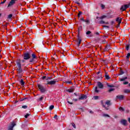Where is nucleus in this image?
Instances as JSON below:
<instances>
[{"label":"nucleus","mask_w":130,"mask_h":130,"mask_svg":"<svg viewBox=\"0 0 130 130\" xmlns=\"http://www.w3.org/2000/svg\"><path fill=\"white\" fill-rule=\"evenodd\" d=\"M16 64L17 66V71L18 74H21V73H23V69H22V64H21V60H18L16 61Z\"/></svg>","instance_id":"obj_1"},{"label":"nucleus","mask_w":130,"mask_h":130,"mask_svg":"<svg viewBox=\"0 0 130 130\" xmlns=\"http://www.w3.org/2000/svg\"><path fill=\"white\" fill-rule=\"evenodd\" d=\"M38 87L41 93H45L46 92V87L42 85V84H38Z\"/></svg>","instance_id":"obj_2"},{"label":"nucleus","mask_w":130,"mask_h":130,"mask_svg":"<svg viewBox=\"0 0 130 130\" xmlns=\"http://www.w3.org/2000/svg\"><path fill=\"white\" fill-rule=\"evenodd\" d=\"M29 58H31V55L29 53H25L23 55V59L24 60H28V59H29Z\"/></svg>","instance_id":"obj_3"},{"label":"nucleus","mask_w":130,"mask_h":130,"mask_svg":"<svg viewBox=\"0 0 130 130\" xmlns=\"http://www.w3.org/2000/svg\"><path fill=\"white\" fill-rule=\"evenodd\" d=\"M129 4H126L125 5L122 6L120 8V11H122V12L125 11L126 9H128V8H129Z\"/></svg>","instance_id":"obj_4"},{"label":"nucleus","mask_w":130,"mask_h":130,"mask_svg":"<svg viewBox=\"0 0 130 130\" xmlns=\"http://www.w3.org/2000/svg\"><path fill=\"white\" fill-rule=\"evenodd\" d=\"M16 125V123H14V122H12L10 125L8 127V130H13L14 129V127Z\"/></svg>","instance_id":"obj_5"},{"label":"nucleus","mask_w":130,"mask_h":130,"mask_svg":"<svg viewBox=\"0 0 130 130\" xmlns=\"http://www.w3.org/2000/svg\"><path fill=\"white\" fill-rule=\"evenodd\" d=\"M15 4H16L15 1L11 0L8 5V8H11V7H13V6H14V5H15Z\"/></svg>","instance_id":"obj_6"},{"label":"nucleus","mask_w":130,"mask_h":130,"mask_svg":"<svg viewBox=\"0 0 130 130\" xmlns=\"http://www.w3.org/2000/svg\"><path fill=\"white\" fill-rule=\"evenodd\" d=\"M56 83V80H51L50 81H47V83L46 84V85H55Z\"/></svg>","instance_id":"obj_7"},{"label":"nucleus","mask_w":130,"mask_h":130,"mask_svg":"<svg viewBox=\"0 0 130 130\" xmlns=\"http://www.w3.org/2000/svg\"><path fill=\"white\" fill-rule=\"evenodd\" d=\"M120 123L123 125L126 126L127 125V120L125 119H122L120 120Z\"/></svg>","instance_id":"obj_8"},{"label":"nucleus","mask_w":130,"mask_h":130,"mask_svg":"<svg viewBox=\"0 0 130 130\" xmlns=\"http://www.w3.org/2000/svg\"><path fill=\"white\" fill-rule=\"evenodd\" d=\"M121 18L120 17H118L116 19V22L118 23V26H119L120 24L121 23Z\"/></svg>","instance_id":"obj_9"},{"label":"nucleus","mask_w":130,"mask_h":130,"mask_svg":"<svg viewBox=\"0 0 130 130\" xmlns=\"http://www.w3.org/2000/svg\"><path fill=\"white\" fill-rule=\"evenodd\" d=\"M84 99H87V95L82 94L79 98V100H84Z\"/></svg>","instance_id":"obj_10"},{"label":"nucleus","mask_w":130,"mask_h":130,"mask_svg":"<svg viewBox=\"0 0 130 130\" xmlns=\"http://www.w3.org/2000/svg\"><path fill=\"white\" fill-rule=\"evenodd\" d=\"M98 86L100 89H103V87H104V85H103V84H102L100 82H98Z\"/></svg>","instance_id":"obj_11"},{"label":"nucleus","mask_w":130,"mask_h":130,"mask_svg":"<svg viewBox=\"0 0 130 130\" xmlns=\"http://www.w3.org/2000/svg\"><path fill=\"white\" fill-rule=\"evenodd\" d=\"M116 98L117 99H119V100H123V98H124V96L123 95H117Z\"/></svg>","instance_id":"obj_12"},{"label":"nucleus","mask_w":130,"mask_h":130,"mask_svg":"<svg viewBox=\"0 0 130 130\" xmlns=\"http://www.w3.org/2000/svg\"><path fill=\"white\" fill-rule=\"evenodd\" d=\"M86 34L87 36V37H92L93 36V35L92 34V32L91 31H88L86 32Z\"/></svg>","instance_id":"obj_13"},{"label":"nucleus","mask_w":130,"mask_h":130,"mask_svg":"<svg viewBox=\"0 0 130 130\" xmlns=\"http://www.w3.org/2000/svg\"><path fill=\"white\" fill-rule=\"evenodd\" d=\"M81 42H82V40L81 39V38L80 37H78V43H77L78 46H80V44H81Z\"/></svg>","instance_id":"obj_14"},{"label":"nucleus","mask_w":130,"mask_h":130,"mask_svg":"<svg viewBox=\"0 0 130 130\" xmlns=\"http://www.w3.org/2000/svg\"><path fill=\"white\" fill-rule=\"evenodd\" d=\"M127 79V77H123L122 78H120L119 81L120 82H123L125 81V80H126Z\"/></svg>","instance_id":"obj_15"},{"label":"nucleus","mask_w":130,"mask_h":130,"mask_svg":"<svg viewBox=\"0 0 130 130\" xmlns=\"http://www.w3.org/2000/svg\"><path fill=\"white\" fill-rule=\"evenodd\" d=\"M105 78L106 80H109L110 79V77H109V75L107 73L105 74Z\"/></svg>","instance_id":"obj_16"},{"label":"nucleus","mask_w":130,"mask_h":130,"mask_svg":"<svg viewBox=\"0 0 130 130\" xmlns=\"http://www.w3.org/2000/svg\"><path fill=\"white\" fill-rule=\"evenodd\" d=\"M107 16L106 15H103L100 17H96V19H105V18H107Z\"/></svg>","instance_id":"obj_17"},{"label":"nucleus","mask_w":130,"mask_h":130,"mask_svg":"<svg viewBox=\"0 0 130 130\" xmlns=\"http://www.w3.org/2000/svg\"><path fill=\"white\" fill-rule=\"evenodd\" d=\"M92 99H93V100H98V99H99V96L98 95L94 96Z\"/></svg>","instance_id":"obj_18"},{"label":"nucleus","mask_w":130,"mask_h":130,"mask_svg":"<svg viewBox=\"0 0 130 130\" xmlns=\"http://www.w3.org/2000/svg\"><path fill=\"white\" fill-rule=\"evenodd\" d=\"M43 99H44V96L43 95L38 99V101H42Z\"/></svg>","instance_id":"obj_19"},{"label":"nucleus","mask_w":130,"mask_h":130,"mask_svg":"<svg viewBox=\"0 0 130 130\" xmlns=\"http://www.w3.org/2000/svg\"><path fill=\"white\" fill-rule=\"evenodd\" d=\"M124 93H130V89H124Z\"/></svg>","instance_id":"obj_20"},{"label":"nucleus","mask_w":130,"mask_h":130,"mask_svg":"<svg viewBox=\"0 0 130 130\" xmlns=\"http://www.w3.org/2000/svg\"><path fill=\"white\" fill-rule=\"evenodd\" d=\"M20 84L22 86H24V85H25V82H24V80H23V79H21L20 80Z\"/></svg>","instance_id":"obj_21"},{"label":"nucleus","mask_w":130,"mask_h":130,"mask_svg":"<svg viewBox=\"0 0 130 130\" xmlns=\"http://www.w3.org/2000/svg\"><path fill=\"white\" fill-rule=\"evenodd\" d=\"M105 105L107 106V107L110 105V101H107L105 103Z\"/></svg>","instance_id":"obj_22"},{"label":"nucleus","mask_w":130,"mask_h":130,"mask_svg":"<svg viewBox=\"0 0 130 130\" xmlns=\"http://www.w3.org/2000/svg\"><path fill=\"white\" fill-rule=\"evenodd\" d=\"M129 56H130V53H128L127 54V55L126 56V58L127 59V60H128V59H129Z\"/></svg>","instance_id":"obj_23"},{"label":"nucleus","mask_w":130,"mask_h":130,"mask_svg":"<svg viewBox=\"0 0 130 130\" xmlns=\"http://www.w3.org/2000/svg\"><path fill=\"white\" fill-rule=\"evenodd\" d=\"M103 116H104V117H110V116H109V115L106 114H104L103 115Z\"/></svg>","instance_id":"obj_24"},{"label":"nucleus","mask_w":130,"mask_h":130,"mask_svg":"<svg viewBox=\"0 0 130 130\" xmlns=\"http://www.w3.org/2000/svg\"><path fill=\"white\" fill-rule=\"evenodd\" d=\"M95 93H99V89H98V87H95Z\"/></svg>","instance_id":"obj_25"},{"label":"nucleus","mask_w":130,"mask_h":130,"mask_svg":"<svg viewBox=\"0 0 130 130\" xmlns=\"http://www.w3.org/2000/svg\"><path fill=\"white\" fill-rule=\"evenodd\" d=\"M31 56H32L33 59H34L35 58H36V55H35V54H34V53H32L31 54Z\"/></svg>","instance_id":"obj_26"},{"label":"nucleus","mask_w":130,"mask_h":130,"mask_svg":"<svg viewBox=\"0 0 130 130\" xmlns=\"http://www.w3.org/2000/svg\"><path fill=\"white\" fill-rule=\"evenodd\" d=\"M53 108H54V106H53V105H51L49 107L50 110H52V109H53Z\"/></svg>","instance_id":"obj_27"},{"label":"nucleus","mask_w":130,"mask_h":130,"mask_svg":"<svg viewBox=\"0 0 130 130\" xmlns=\"http://www.w3.org/2000/svg\"><path fill=\"white\" fill-rule=\"evenodd\" d=\"M65 83H66V84H72V81H70V80L66 81H65Z\"/></svg>","instance_id":"obj_28"},{"label":"nucleus","mask_w":130,"mask_h":130,"mask_svg":"<svg viewBox=\"0 0 130 130\" xmlns=\"http://www.w3.org/2000/svg\"><path fill=\"white\" fill-rule=\"evenodd\" d=\"M22 108H23V109H27V108H28V106H27L26 105L22 106Z\"/></svg>","instance_id":"obj_29"},{"label":"nucleus","mask_w":130,"mask_h":130,"mask_svg":"<svg viewBox=\"0 0 130 130\" xmlns=\"http://www.w3.org/2000/svg\"><path fill=\"white\" fill-rule=\"evenodd\" d=\"M110 49V46H107L106 47V50H109Z\"/></svg>","instance_id":"obj_30"},{"label":"nucleus","mask_w":130,"mask_h":130,"mask_svg":"<svg viewBox=\"0 0 130 130\" xmlns=\"http://www.w3.org/2000/svg\"><path fill=\"white\" fill-rule=\"evenodd\" d=\"M83 29V26H80L78 28V30L79 31H82V30Z\"/></svg>","instance_id":"obj_31"},{"label":"nucleus","mask_w":130,"mask_h":130,"mask_svg":"<svg viewBox=\"0 0 130 130\" xmlns=\"http://www.w3.org/2000/svg\"><path fill=\"white\" fill-rule=\"evenodd\" d=\"M68 92H69V93H73L74 90H73V89H68Z\"/></svg>","instance_id":"obj_32"},{"label":"nucleus","mask_w":130,"mask_h":130,"mask_svg":"<svg viewBox=\"0 0 130 130\" xmlns=\"http://www.w3.org/2000/svg\"><path fill=\"white\" fill-rule=\"evenodd\" d=\"M99 24H105V22L102 20L99 22Z\"/></svg>","instance_id":"obj_33"},{"label":"nucleus","mask_w":130,"mask_h":130,"mask_svg":"<svg viewBox=\"0 0 130 130\" xmlns=\"http://www.w3.org/2000/svg\"><path fill=\"white\" fill-rule=\"evenodd\" d=\"M30 114H26L25 116L24 117L25 118H28V116H29Z\"/></svg>","instance_id":"obj_34"},{"label":"nucleus","mask_w":130,"mask_h":130,"mask_svg":"<svg viewBox=\"0 0 130 130\" xmlns=\"http://www.w3.org/2000/svg\"><path fill=\"white\" fill-rule=\"evenodd\" d=\"M127 84H128V82L127 81H124L123 82V85H127Z\"/></svg>","instance_id":"obj_35"},{"label":"nucleus","mask_w":130,"mask_h":130,"mask_svg":"<svg viewBox=\"0 0 130 130\" xmlns=\"http://www.w3.org/2000/svg\"><path fill=\"white\" fill-rule=\"evenodd\" d=\"M12 17H13V15L12 14H10L9 15H8V19H11V18H12Z\"/></svg>","instance_id":"obj_36"},{"label":"nucleus","mask_w":130,"mask_h":130,"mask_svg":"<svg viewBox=\"0 0 130 130\" xmlns=\"http://www.w3.org/2000/svg\"><path fill=\"white\" fill-rule=\"evenodd\" d=\"M102 105H103V107H104L106 109V110H108V108L106 107L105 106V105H104V104H103V103L102 104Z\"/></svg>","instance_id":"obj_37"},{"label":"nucleus","mask_w":130,"mask_h":130,"mask_svg":"<svg viewBox=\"0 0 130 130\" xmlns=\"http://www.w3.org/2000/svg\"><path fill=\"white\" fill-rule=\"evenodd\" d=\"M119 110H120V111H123V108H122V107H120L119 108Z\"/></svg>","instance_id":"obj_38"},{"label":"nucleus","mask_w":130,"mask_h":130,"mask_svg":"<svg viewBox=\"0 0 130 130\" xmlns=\"http://www.w3.org/2000/svg\"><path fill=\"white\" fill-rule=\"evenodd\" d=\"M101 7L102 9H104V8H105V6H104V5H103V4H101Z\"/></svg>","instance_id":"obj_39"},{"label":"nucleus","mask_w":130,"mask_h":130,"mask_svg":"<svg viewBox=\"0 0 130 130\" xmlns=\"http://www.w3.org/2000/svg\"><path fill=\"white\" fill-rule=\"evenodd\" d=\"M112 91H114V88H110L109 90V92H112Z\"/></svg>","instance_id":"obj_40"},{"label":"nucleus","mask_w":130,"mask_h":130,"mask_svg":"<svg viewBox=\"0 0 130 130\" xmlns=\"http://www.w3.org/2000/svg\"><path fill=\"white\" fill-rule=\"evenodd\" d=\"M126 50H128V49H129V45H127L126 47Z\"/></svg>","instance_id":"obj_41"},{"label":"nucleus","mask_w":130,"mask_h":130,"mask_svg":"<svg viewBox=\"0 0 130 130\" xmlns=\"http://www.w3.org/2000/svg\"><path fill=\"white\" fill-rule=\"evenodd\" d=\"M124 74V72H123V71L121 70L120 71V75H123Z\"/></svg>","instance_id":"obj_42"},{"label":"nucleus","mask_w":130,"mask_h":130,"mask_svg":"<svg viewBox=\"0 0 130 130\" xmlns=\"http://www.w3.org/2000/svg\"><path fill=\"white\" fill-rule=\"evenodd\" d=\"M84 22L85 23H86L87 24H88V23H89V20H88V19L85 20Z\"/></svg>","instance_id":"obj_43"},{"label":"nucleus","mask_w":130,"mask_h":130,"mask_svg":"<svg viewBox=\"0 0 130 130\" xmlns=\"http://www.w3.org/2000/svg\"><path fill=\"white\" fill-rule=\"evenodd\" d=\"M73 101H74L75 102H77V101H78V99H74L73 100Z\"/></svg>","instance_id":"obj_44"},{"label":"nucleus","mask_w":130,"mask_h":130,"mask_svg":"<svg viewBox=\"0 0 130 130\" xmlns=\"http://www.w3.org/2000/svg\"><path fill=\"white\" fill-rule=\"evenodd\" d=\"M34 60V59H30L29 60V62H33V61Z\"/></svg>","instance_id":"obj_45"},{"label":"nucleus","mask_w":130,"mask_h":130,"mask_svg":"<svg viewBox=\"0 0 130 130\" xmlns=\"http://www.w3.org/2000/svg\"><path fill=\"white\" fill-rule=\"evenodd\" d=\"M6 1H7V0H4V1L2 2H1V4H5V3H6Z\"/></svg>","instance_id":"obj_46"},{"label":"nucleus","mask_w":130,"mask_h":130,"mask_svg":"<svg viewBox=\"0 0 130 130\" xmlns=\"http://www.w3.org/2000/svg\"><path fill=\"white\" fill-rule=\"evenodd\" d=\"M72 126H73V127H74V128H76V124H72Z\"/></svg>","instance_id":"obj_47"},{"label":"nucleus","mask_w":130,"mask_h":130,"mask_svg":"<svg viewBox=\"0 0 130 130\" xmlns=\"http://www.w3.org/2000/svg\"><path fill=\"white\" fill-rule=\"evenodd\" d=\"M108 87H109L110 88H112V87H113V86L111 85H108Z\"/></svg>","instance_id":"obj_48"},{"label":"nucleus","mask_w":130,"mask_h":130,"mask_svg":"<svg viewBox=\"0 0 130 130\" xmlns=\"http://www.w3.org/2000/svg\"><path fill=\"white\" fill-rule=\"evenodd\" d=\"M103 27H105V28H109V26L107 25H104Z\"/></svg>","instance_id":"obj_49"},{"label":"nucleus","mask_w":130,"mask_h":130,"mask_svg":"<svg viewBox=\"0 0 130 130\" xmlns=\"http://www.w3.org/2000/svg\"><path fill=\"white\" fill-rule=\"evenodd\" d=\"M81 14H82V12H79V14H78L79 17H80V16H81Z\"/></svg>","instance_id":"obj_50"},{"label":"nucleus","mask_w":130,"mask_h":130,"mask_svg":"<svg viewBox=\"0 0 130 130\" xmlns=\"http://www.w3.org/2000/svg\"><path fill=\"white\" fill-rule=\"evenodd\" d=\"M48 80H51V78L50 77H48V78L46 79V80L48 81Z\"/></svg>","instance_id":"obj_51"},{"label":"nucleus","mask_w":130,"mask_h":130,"mask_svg":"<svg viewBox=\"0 0 130 130\" xmlns=\"http://www.w3.org/2000/svg\"><path fill=\"white\" fill-rule=\"evenodd\" d=\"M67 102L69 103V104L73 105V103H71L70 101H68Z\"/></svg>","instance_id":"obj_52"},{"label":"nucleus","mask_w":130,"mask_h":130,"mask_svg":"<svg viewBox=\"0 0 130 130\" xmlns=\"http://www.w3.org/2000/svg\"><path fill=\"white\" fill-rule=\"evenodd\" d=\"M81 21H83V22H85V19H84L83 18H81Z\"/></svg>","instance_id":"obj_53"},{"label":"nucleus","mask_w":130,"mask_h":130,"mask_svg":"<svg viewBox=\"0 0 130 130\" xmlns=\"http://www.w3.org/2000/svg\"><path fill=\"white\" fill-rule=\"evenodd\" d=\"M45 79H46V76L43 77V80H44Z\"/></svg>","instance_id":"obj_54"},{"label":"nucleus","mask_w":130,"mask_h":130,"mask_svg":"<svg viewBox=\"0 0 130 130\" xmlns=\"http://www.w3.org/2000/svg\"><path fill=\"white\" fill-rule=\"evenodd\" d=\"M95 34L96 35H99V32H95Z\"/></svg>","instance_id":"obj_55"},{"label":"nucleus","mask_w":130,"mask_h":130,"mask_svg":"<svg viewBox=\"0 0 130 130\" xmlns=\"http://www.w3.org/2000/svg\"><path fill=\"white\" fill-rule=\"evenodd\" d=\"M56 117H57V115H55L54 117V118H56Z\"/></svg>","instance_id":"obj_56"},{"label":"nucleus","mask_w":130,"mask_h":130,"mask_svg":"<svg viewBox=\"0 0 130 130\" xmlns=\"http://www.w3.org/2000/svg\"><path fill=\"white\" fill-rule=\"evenodd\" d=\"M111 24H112V25H113V24H114V21H112Z\"/></svg>","instance_id":"obj_57"},{"label":"nucleus","mask_w":130,"mask_h":130,"mask_svg":"<svg viewBox=\"0 0 130 130\" xmlns=\"http://www.w3.org/2000/svg\"><path fill=\"white\" fill-rule=\"evenodd\" d=\"M128 121L130 123V118H128Z\"/></svg>","instance_id":"obj_58"},{"label":"nucleus","mask_w":130,"mask_h":130,"mask_svg":"<svg viewBox=\"0 0 130 130\" xmlns=\"http://www.w3.org/2000/svg\"><path fill=\"white\" fill-rule=\"evenodd\" d=\"M21 62H25V60H21Z\"/></svg>","instance_id":"obj_59"},{"label":"nucleus","mask_w":130,"mask_h":130,"mask_svg":"<svg viewBox=\"0 0 130 130\" xmlns=\"http://www.w3.org/2000/svg\"><path fill=\"white\" fill-rule=\"evenodd\" d=\"M18 78H19V79H21V78H22V76H18Z\"/></svg>","instance_id":"obj_60"},{"label":"nucleus","mask_w":130,"mask_h":130,"mask_svg":"<svg viewBox=\"0 0 130 130\" xmlns=\"http://www.w3.org/2000/svg\"><path fill=\"white\" fill-rule=\"evenodd\" d=\"M74 95H75V96H78V94H77L76 93H74Z\"/></svg>","instance_id":"obj_61"},{"label":"nucleus","mask_w":130,"mask_h":130,"mask_svg":"<svg viewBox=\"0 0 130 130\" xmlns=\"http://www.w3.org/2000/svg\"><path fill=\"white\" fill-rule=\"evenodd\" d=\"M99 74H100V72H97V75H99Z\"/></svg>","instance_id":"obj_62"},{"label":"nucleus","mask_w":130,"mask_h":130,"mask_svg":"<svg viewBox=\"0 0 130 130\" xmlns=\"http://www.w3.org/2000/svg\"><path fill=\"white\" fill-rule=\"evenodd\" d=\"M89 112H90V113H93V111H90Z\"/></svg>","instance_id":"obj_63"},{"label":"nucleus","mask_w":130,"mask_h":130,"mask_svg":"<svg viewBox=\"0 0 130 130\" xmlns=\"http://www.w3.org/2000/svg\"><path fill=\"white\" fill-rule=\"evenodd\" d=\"M105 24H106L107 25H108V22H105Z\"/></svg>","instance_id":"obj_64"}]
</instances>
